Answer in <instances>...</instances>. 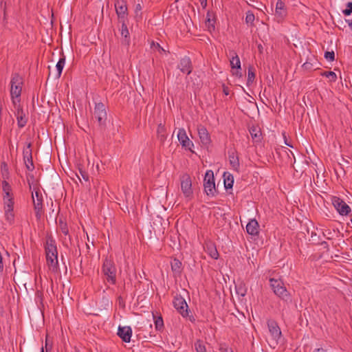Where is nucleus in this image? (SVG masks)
Returning <instances> with one entry per match:
<instances>
[{"label":"nucleus","mask_w":352,"mask_h":352,"mask_svg":"<svg viewBox=\"0 0 352 352\" xmlns=\"http://www.w3.org/2000/svg\"><path fill=\"white\" fill-rule=\"evenodd\" d=\"M224 186L226 189L232 188L234 184V177L230 173L223 174Z\"/></svg>","instance_id":"28"},{"label":"nucleus","mask_w":352,"mask_h":352,"mask_svg":"<svg viewBox=\"0 0 352 352\" xmlns=\"http://www.w3.org/2000/svg\"><path fill=\"white\" fill-rule=\"evenodd\" d=\"M249 131L252 139L254 142L258 143L261 142L262 133L258 127L252 126L250 128Z\"/></svg>","instance_id":"24"},{"label":"nucleus","mask_w":352,"mask_h":352,"mask_svg":"<svg viewBox=\"0 0 352 352\" xmlns=\"http://www.w3.org/2000/svg\"><path fill=\"white\" fill-rule=\"evenodd\" d=\"M254 79L255 73L254 69L252 67H250L248 69L247 85H250V84H252L254 82Z\"/></svg>","instance_id":"33"},{"label":"nucleus","mask_w":352,"mask_h":352,"mask_svg":"<svg viewBox=\"0 0 352 352\" xmlns=\"http://www.w3.org/2000/svg\"><path fill=\"white\" fill-rule=\"evenodd\" d=\"M197 131L201 144L204 146L209 145L211 142V140L210 134L206 128L200 125L197 127Z\"/></svg>","instance_id":"18"},{"label":"nucleus","mask_w":352,"mask_h":352,"mask_svg":"<svg viewBox=\"0 0 352 352\" xmlns=\"http://www.w3.org/2000/svg\"><path fill=\"white\" fill-rule=\"evenodd\" d=\"M324 58L328 60V61H333L335 59V53L333 51H331V52H325L324 53Z\"/></svg>","instance_id":"40"},{"label":"nucleus","mask_w":352,"mask_h":352,"mask_svg":"<svg viewBox=\"0 0 352 352\" xmlns=\"http://www.w3.org/2000/svg\"><path fill=\"white\" fill-rule=\"evenodd\" d=\"M287 14V9L285 3L281 0H278L275 8V17L278 22H281L284 20Z\"/></svg>","instance_id":"14"},{"label":"nucleus","mask_w":352,"mask_h":352,"mask_svg":"<svg viewBox=\"0 0 352 352\" xmlns=\"http://www.w3.org/2000/svg\"><path fill=\"white\" fill-rule=\"evenodd\" d=\"M228 158L232 168L234 170L239 172L240 168V162L236 152L235 151H229Z\"/></svg>","instance_id":"20"},{"label":"nucleus","mask_w":352,"mask_h":352,"mask_svg":"<svg viewBox=\"0 0 352 352\" xmlns=\"http://www.w3.org/2000/svg\"><path fill=\"white\" fill-rule=\"evenodd\" d=\"M177 68L184 74H186L187 75L190 74L192 72V63L188 57L182 58L178 65Z\"/></svg>","instance_id":"17"},{"label":"nucleus","mask_w":352,"mask_h":352,"mask_svg":"<svg viewBox=\"0 0 352 352\" xmlns=\"http://www.w3.org/2000/svg\"><path fill=\"white\" fill-rule=\"evenodd\" d=\"M155 325L156 330L160 331L164 327V322L161 316L155 319Z\"/></svg>","instance_id":"36"},{"label":"nucleus","mask_w":352,"mask_h":352,"mask_svg":"<svg viewBox=\"0 0 352 352\" xmlns=\"http://www.w3.org/2000/svg\"><path fill=\"white\" fill-rule=\"evenodd\" d=\"M2 198L14 197L11 185L6 180L1 182Z\"/></svg>","instance_id":"23"},{"label":"nucleus","mask_w":352,"mask_h":352,"mask_svg":"<svg viewBox=\"0 0 352 352\" xmlns=\"http://www.w3.org/2000/svg\"><path fill=\"white\" fill-rule=\"evenodd\" d=\"M204 190L207 195L214 196L216 193L214 174L212 170H208L206 171L204 177Z\"/></svg>","instance_id":"7"},{"label":"nucleus","mask_w":352,"mask_h":352,"mask_svg":"<svg viewBox=\"0 0 352 352\" xmlns=\"http://www.w3.org/2000/svg\"><path fill=\"white\" fill-rule=\"evenodd\" d=\"M195 349L197 352H206V346L201 340H197L195 342Z\"/></svg>","instance_id":"34"},{"label":"nucleus","mask_w":352,"mask_h":352,"mask_svg":"<svg viewBox=\"0 0 352 352\" xmlns=\"http://www.w3.org/2000/svg\"><path fill=\"white\" fill-rule=\"evenodd\" d=\"M58 226L61 231V232L65 236H68L69 241H71V236L69 234V228L67 223L65 221L64 219L59 218L58 221Z\"/></svg>","instance_id":"27"},{"label":"nucleus","mask_w":352,"mask_h":352,"mask_svg":"<svg viewBox=\"0 0 352 352\" xmlns=\"http://www.w3.org/2000/svg\"><path fill=\"white\" fill-rule=\"evenodd\" d=\"M285 143L286 145H287V146H290L292 148L293 147V146L292 144H290L289 143V142L287 141L286 138L285 139Z\"/></svg>","instance_id":"55"},{"label":"nucleus","mask_w":352,"mask_h":352,"mask_svg":"<svg viewBox=\"0 0 352 352\" xmlns=\"http://www.w3.org/2000/svg\"><path fill=\"white\" fill-rule=\"evenodd\" d=\"M313 352H326V350L322 348H318L316 349Z\"/></svg>","instance_id":"50"},{"label":"nucleus","mask_w":352,"mask_h":352,"mask_svg":"<svg viewBox=\"0 0 352 352\" xmlns=\"http://www.w3.org/2000/svg\"><path fill=\"white\" fill-rule=\"evenodd\" d=\"M181 190L184 197L190 199L192 197V181L189 175L183 174L180 177Z\"/></svg>","instance_id":"8"},{"label":"nucleus","mask_w":352,"mask_h":352,"mask_svg":"<svg viewBox=\"0 0 352 352\" xmlns=\"http://www.w3.org/2000/svg\"><path fill=\"white\" fill-rule=\"evenodd\" d=\"M32 194L34 210L36 211V212H39L41 211L43 208L42 194L39 190H35L34 192H32Z\"/></svg>","instance_id":"19"},{"label":"nucleus","mask_w":352,"mask_h":352,"mask_svg":"<svg viewBox=\"0 0 352 352\" xmlns=\"http://www.w3.org/2000/svg\"><path fill=\"white\" fill-rule=\"evenodd\" d=\"M65 65V56L63 55L61 58H59L58 63L56 65V68L57 71L56 77L60 78L63 72V69Z\"/></svg>","instance_id":"30"},{"label":"nucleus","mask_w":352,"mask_h":352,"mask_svg":"<svg viewBox=\"0 0 352 352\" xmlns=\"http://www.w3.org/2000/svg\"><path fill=\"white\" fill-rule=\"evenodd\" d=\"M232 54L230 59V66L232 69H241V61L239 56L235 52H232Z\"/></svg>","instance_id":"29"},{"label":"nucleus","mask_w":352,"mask_h":352,"mask_svg":"<svg viewBox=\"0 0 352 352\" xmlns=\"http://www.w3.org/2000/svg\"><path fill=\"white\" fill-rule=\"evenodd\" d=\"M235 290L238 296L244 297L247 294L248 288L243 280H238L235 283Z\"/></svg>","instance_id":"26"},{"label":"nucleus","mask_w":352,"mask_h":352,"mask_svg":"<svg viewBox=\"0 0 352 352\" xmlns=\"http://www.w3.org/2000/svg\"><path fill=\"white\" fill-rule=\"evenodd\" d=\"M41 352H44V349L43 347L42 346L41 349Z\"/></svg>","instance_id":"57"},{"label":"nucleus","mask_w":352,"mask_h":352,"mask_svg":"<svg viewBox=\"0 0 352 352\" xmlns=\"http://www.w3.org/2000/svg\"><path fill=\"white\" fill-rule=\"evenodd\" d=\"M23 80L19 73H14L12 75L10 80V96L12 102H21V95Z\"/></svg>","instance_id":"4"},{"label":"nucleus","mask_w":352,"mask_h":352,"mask_svg":"<svg viewBox=\"0 0 352 352\" xmlns=\"http://www.w3.org/2000/svg\"><path fill=\"white\" fill-rule=\"evenodd\" d=\"M13 109L12 111L17 120V125L19 128H23L28 121V114L23 110L21 102L16 101L12 102Z\"/></svg>","instance_id":"6"},{"label":"nucleus","mask_w":352,"mask_h":352,"mask_svg":"<svg viewBox=\"0 0 352 352\" xmlns=\"http://www.w3.org/2000/svg\"><path fill=\"white\" fill-rule=\"evenodd\" d=\"M234 74L236 75V76H239V77H241L242 76L241 72H240L238 70L235 73H234Z\"/></svg>","instance_id":"52"},{"label":"nucleus","mask_w":352,"mask_h":352,"mask_svg":"<svg viewBox=\"0 0 352 352\" xmlns=\"http://www.w3.org/2000/svg\"><path fill=\"white\" fill-rule=\"evenodd\" d=\"M254 14L250 12V11H248L247 13H246V16H245V22L246 23L248 24H252L254 21Z\"/></svg>","instance_id":"39"},{"label":"nucleus","mask_w":352,"mask_h":352,"mask_svg":"<svg viewBox=\"0 0 352 352\" xmlns=\"http://www.w3.org/2000/svg\"><path fill=\"white\" fill-rule=\"evenodd\" d=\"M79 173L82 177V178L87 182L89 180V175L87 174V173H86L85 171L81 170V169H79Z\"/></svg>","instance_id":"43"},{"label":"nucleus","mask_w":352,"mask_h":352,"mask_svg":"<svg viewBox=\"0 0 352 352\" xmlns=\"http://www.w3.org/2000/svg\"><path fill=\"white\" fill-rule=\"evenodd\" d=\"M321 245H323L324 248H328V244L326 241H323L321 243Z\"/></svg>","instance_id":"53"},{"label":"nucleus","mask_w":352,"mask_h":352,"mask_svg":"<svg viewBox=\"0 0 352 352\" xmlns=\"http://www.w3.org/2000/svg\"><path fill=\"white\" fill-rule=\"evenodd\" d=\"M94 116L100 126L105 125L107 120V111L106 107L102 102L96 103Z\"/></svg>","instance_id":"10"},{"label":"nucleus","mask_w":352,"mask_h":352,"mask_svg":"<svg viewBox=\"0 0 352 352\" xmlns=\"http://www.w3.org/2000/svg\"><path fill=\"white\" fill-rule=\"evenodd\" d=\"M45 250L47 265L53 271L57 270L58 265V252L56 241L52 236H47Z\"/></svg>","instance_id":"1"},{"label":"nucleus","mask_w":352,"mask_h":352,"mask_svg":"<svg viewBox=\"0 0 352 352\" xmlns=\"http://www.w3.org/2000/svg\"><path fill=\"white\" fill-rule=\"evenodd\" d=\"M118 336L123 342H129L132 336V329L129 326H120L118 329Z\"/></svg>","instance_id":"16"},{"label":"nucleus","mask_w":352,"mask_h":352,"mask_svg":"<svg viewBox=\"0 0 352 352\" xmlns=\"http://www.w3.org/2000/svg\"><path fill=\"white\" fill-rule=\"evenodd\" d=\"M122 23L121 26V35L124 37V40L122 41V43L126 45H129L130 38H129V32L127 28L126 24L125 23V20L120 21Z\"/></svg>","instance_id":"25"},{"label":"nucleus","mask_w":352,"mask_h":352,"mask_svg":"<svg viewBox=\"0 0 352 352\" xmlns=\"http://www.w3.org/2000/svg\"><path fill=\"white\" fill-rule=\"evenodd\" d=\"M269 280L270 287L276 296L286 303H291L292 302V296L287 290L282 279L271 278Z\"/></svg>","instance_id":"2"},{"label":"nucleus","mask_w":352,"mask_h":352,"mask_svg":"<svg viewBox=\"0 0 352 352\" xmlns=\"http://www.w3.org/2000/svg\"><path fill=\"white\" fill-rule=\"evenodd\" d=\"M31 144H28L26 148L23 149V160L28 170H32L34 166L32 161V150L30 148Z\"/></svg>","instance_id":"15"},{"label":"nucleus","mask_w":352,"mask_h":352,"mask_svg":"<svg viewBox=\"0 0 352 352\" xmlns=\"http://www.w3.org/2000/svg\"><path fill=\"white\" fill-rule=\"evenodd\" d=\"M182 262L177 258H174L171 262V270L175 273L180 274L182 271Z\"/></svg>","instance_id":"31"},{"label":"nucleus","mask_w":352,"mask_h":352,"mask_svg":"<svg viewBox=\"0 0 352 352\" xmlns=\"http://www.w3.org/2000/svg\"><path fill=\"white\" fill-rule=\"evenodd\" d=\"M331 202L337 212L342 216L349 214L351 212V208L342 199L338 197H333Z\"/></svg>","instance_id":"11"},{"label":"nucleus","mask_w":352,"mask_h":352,"mask_svg":"<svg viewBox=\"0 0 352 352\" xmlns=\"http://www.w3.org/2000/svg\"><path fill=\"white\" fill-rule=\"evenodd\" d=\"M102 273L107 283L111 285H116L117 268L111 258L106 257L104 259L102 265Z\"/></svg>","instance_id":"3"},{"label":"nucleus","mask_w":352,"mask_h":352,"mask_svg":"<svg viewBox=\"0 0 352 352\" xmlns=\"http://www.w3.org/2000/svg\"><path fill=\"white\" fill-rule=\"evenodd\" d=\"M342 12L346 16H349L352 14V2H349L346 4V8Z\"/></svg>","instance_id":"41"},{"label":"nucleus","mask_w":352,"mask_h":352,"mask_svg":"<svg viewBox=\"0 0 352 352\" xmlns=\"http://www.w3.org/2000/svg\"><path fill=\"white\" fill-rule=\"evenodd\" d=\"M7 20V14L6 12V4L4 5V8H3V21H6Z\"/></svg>","instance_id":"48"},{"label":"nucleus","mask_w":352,"mask_h":352,"mask_svg":"<svg viewBox=\"0 0 352 352\" xmlns=\"http://www.w3.org/2000/svg\"><path fill=\"white\" fill-rule=\"evenodd\" d=\"M45 349L46 352H50L52 350V346L49 345L47 338L45 340Z\"/></svg>","instance_id":"45"},{"label":"nucleus","mask_w":352,"mask_h":352,"mask_svg":"<svg viewBox=\"0 0 352 352\" xmlns=\"http://www.w3.org/2000/svg\"><path fill=\"white\" fill-rule=\"evenodd\" d=\"M153 46H155L156 48H157L159 50L164 51V49L160 45L159 43L155 44L153 43Z\"/></svg>","instance_id":"47"},{"label":"nucleus","mask_w":352,"mask_h":352,"mask_svg":"<svg viewBox=\"0 0 352 352\" xmlns=\"http://www.w3.org/2000/svg\"><path fill=\"white\" fill-rule=\"evenodd\" d=\"M173 304L176 310L184 317L188 316V306L186 300L181 295H176L173 301Z\"/></svg>","instance_id":"9"},{"label":"nucleus","mask_w":352,"mask_h":352,"mask_svg":"<svg viewBox=\"0 0 352 352\" xmlns=\"http://www.w3.org/2000/svg\"><path fill=\"white\" fill-rule=\"evenodd\" d=\"M219 350L221 352H233V350L225 344H221Z\"/></svg>","instance_id":"42"},{"label":"nucleus","mask_w":352,"mask_h":352,"mask_svg":"<svg viewBox=\"0 0 352 352\" xmlns=\"http://www.w3.org/2000/svg\"><path fill=\"white\" fill-rule=\"evenodd\" d=\"M267 327L273 338L278 340L281 336V331L277 323L275 321H268Z\"/></svg>","instance_id":"22"},{"label":"nucleus","mask_w":352,"mask_h":352,"mask_svg":"<svg viewBox=\"0 0 352 352\" xmlns=\"http://www.w3.org/2000/svg\"><path fill=\"white\" fill-rule=\"evenodd\" d=\"M200 2V4L203 8H206L207 6V0H199Z\"/></svg>","instance_id":"46"},{"label":"nucleus","mask_w":352,"mask_h":352,"mask_svg":"<svg viewBox=\"0 0 352 352\" xmlns=\"http://www.w3.org/2000/svg\"><path fill=\"white\" fill-rule=\"evenodd\" d=\"M115 9L119 20H125L128 15L126 2L124 0H116Z\"/></svg>","instance_id":"12"},{"label":"nucleus","mask_w":352,"mask_h":352,"mask_svg":"<svg viewBox=\"0 0 352 352\" xmlns=\"http://www.w3.org/2000/svg\"><path fill=\"white\" fill-rule=\"evenodd\" d=\"M348 23H349V25L350 26V28H351L352 30V20L351 21H347Z\"/></svg>","instance_id":"56"},{"label":"nucleus","mask_w":352,"mask_h":352,"mask_svg":"<svg viewBox=\"0 0 352 352\" xmlns=\"http://www.w3.org/2000/svg\"><path fill=\"white\" fill-rule=\"evenodd\" d=\"M206 25L210 30L211 29L214 30V20L210 18V14L209 12L207 14Z\"/></svg>","instance_id":"38"},{"label":"nucleus","mask_w":352,"mask_h":352,"mask_svg":"<svg viewBox=\"0 0 352 352\" xmlns=\"http://www.w3.org/2000/svg\"><path fill=\"white\" fill-rule=\"evenodd\" d=\"M163 130H164L163 127L159 126L158 130H157L158 133L160 134L163 131Z\"/></svg>","instance_id":"54"},{"label":"nucleus","mask_w":352,"mask_h":352,"mask_svg":"<svg viewBox=\"0 0 352 352\" xmlns=\"http://www.w3.org/2000/svg\"><path fill=\"white\" fill-rule=\"evenodd\" d=\"M87 248L89 249V245L88 244H87Z\"/></svg>","instance_id":"58"},{"label":"nucleus","mask_w":352,"mask_h":352,"mask_svg":"<svg viewBox=\"0 0 352 352\" xmlns=\"http://www.w3.org/2000/svg\"><path fill=\"white\" fill-rule=\"evenodd\" d=\"M159 137L161 141H164L166 139V136L163 134L160 135Z\"/></svg>","instance_id":"51"},{"label":"nucleus","mask_w":352,"mask_h":352,"mask_svg":"<svg viewBox=\"0 0 352 352\" xmlns=\"http://www.w3.org/2000/svg\"><path fill=\"white\" fill-rule=\"evenodd\" d=\"M247 232L252 236H257L259 233V225L255 219L249 221L246 226Z\"/></svg>","instance_id":"21"},{"label":"nucleus","mask_w":352,"mask_h":352,"mask_svg":"<svg viewBox=\"0 0 352 352\" xmlns=\"http://www.w3.org/2000/svg\"><path fill=\"white\" fill-rule=\"evenodd\" d=\"M223 93L225 95L228 96L229 94V90L227 87H223Z\"/></svg>","instance_id":"49"},{"label":"nucleus","mask_w":352,"mask_h":352,"mask_svg":"<svg viewBox=\"0 0 352 352\" xmlns=\"http://www.w3.org/2000/svg\"><path fill=\"white\" fill-rule=\"evenodd\" d=\"M1 171H2V175H3V179H6L8 178V164H6V162H1Z\"/></svg>","instance_id":"37"},{"label":"nucleus","mask_w":352,"mask_h":352,"mask_svg":"<svg viewBox=\"0 0 352 352\" xmlns=\"http://www.w3.org/2000/svg\"><path fill=\"white\" fill-rule=\"evenodd\" d=\"M2 202L5 219L10 226H12L14 223L15 219L14 197L2 198Z\"/></svg>","instance_id":"5"},{"label":"nucleus","mask_w":352,"mask_h":352,"mask_svg":"<svg viewBox=\"0 0 352 352\" xmlns=\"http://www.w3.org/2000/svg\"><path fill=\"white\" fill-rule=\"evenodd\" d=\"M207 252L210 256L211 258L214 259H217L219 256V253L215 247L210 245L207 247Z\"/></svg>","instance_id":"32"},{"label":"nucleus","mask_w":352,"mask_h":352,"mask_svg":"<svg viewBox=\"0 0 352 352\" xmlns=\"http://www.w3.org/2000/svg\"><path fill=\"white\" fill-rule=\"evenodd\" d=\"M142 10V5L139 3H137L135 6V12L136 16H138L139 14V13L141 12Z\"/></svg>","instance_id":"44"},{"label":"nucleus","mask_w":352,"mask_h":352,"mask_svg":"<svg viewBox=\"0 0 352 352\" xmlns=\"http://www.w3.org/2000/svg\"><path fill=\"white\" fill-rule=\"evenodd\" d=\"M322 76L329 78V80L331 82H336L337 80V76L336 73L331 71L324 72L323 73H322Z\"/></svg>","instance_id":"35"},{"label":"nucleus","mask_w":352,"mask_h":352,"mask_svg":"<svg viewBox=\"0 0 352 352\" xmlns=\"http://www.w3.org/2000/svg\"><path fill=\"white\" fill-rule=\"evenodd\" d=\"M177 138L182 147L192 151V147L194 146L193 142L188 138L184 129H179L177 131Z\"/></svg>","instance_id":"13"}]
</instances>
